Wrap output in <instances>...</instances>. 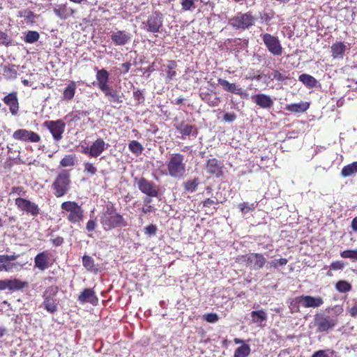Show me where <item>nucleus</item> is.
<instances>
[{
	"instance_id": "obj_22",
	"label": "nucleus",
	"mask_w": 357,
	"mask_h": 357,
	"mask_svg": "<svg viewBox=\"0 0 357 357\" xmlns=\"http://www.w3.org/2000/svg\"><path fill=\"white\" fill-rule=\"evenodd\" d=\"M252 99L257 105L264 109L271 108L273 105L272 98L269 96L264 93L252 96Z\"/></svg>"
},
{
	"instance_id": "obj_5",
	"label": "nucleus",
	"mask_w": 357,
	"mask_h": 357,
	"mask_svg": "<svg viewBox=\"0 0 357 357\" xmlns=\"http://www.w3.org/2000/svg\"><path fill=\"white\" fill-rule=\"evenodd\" d=\"M61 207L67 212L66 218L71 223H79L82 220L84 211L75 202H64Z\"/></svg>"
},
{
	"instance_id": "obj_63",
	"label": "nucleus",
	"mask_w": 357,
	"mask_h": 357,
	"mask_svg": "<svg viewBox=\"0 0 357 357\" xmlns=\"http://www.w3.org/2000/svg\"><path fill=\"white\" fill-rule=\"evenodd\" d=\"M2 257H3V259H8L10 261H15V259H17L19 257L18 255H2Z\"/></svg>"
},
{
	"instance_id": "obj_14",
	"label": "nucleus",
	"mask_w": 357,
	"mask_h": 357,
	"mask_svg": "<svg viewBox=\"0 0 357 357\" xmlns=\"http://www.w3.org/2000/svg\"><path fill=\"white\" fill-rule=\"evenodd\" d=\"M206 170L208 174L220 178L224 175V164L217 158H210L206 160Z\"/></svg>"
},
{
	"instance_id": "obj_57",
	"label": "nucleus",
	"mask_w": 357,
	"mask_h": 357,
	"mask_svg": "<svg viewBox=\"0 0 357 357\" xmlns=\"http://www.w3.org/2000/svg\"><path fill=\"white\" fill-rule=\"evenodd\" d=\"M236 115L234 113L227 112L223 116V119L226 122H232L236 119Z\"/></svg>"
},
{
	"instance_id": "obj_59",
	"label": "nucleus",
	"mask_w": 357,
	"mask_h": 357,
	"mask_svg": "<svg viewBox=\"0 0 357 357\" xmlns=\"http://www.w3.org/2000/svg\"><path fill=\"white\" fill-rule=\"evenodd\" d=\"M131 66L132 65L130 62L123 63L121 64V67L119 70L121 73L126 74L129 71Z\"/></svg>"
},
{
	"instance_id": "obj_21",
	"label": "nucleus",
	"mask_w": 357,
	"mask_h": 357,
	"mask_svg": "<svg viewBox=\"0 0 357 357\" xmlns=\"http://www.w3.org/2000/svg\"><path fill=\"white\" fill-rule=\"evenodd\" d=\"M106 144L102 139H98L90 147L85 149V153L91 156L97 157L105 150Z\"/></svg>"
},
{
	"instance_id": "obj_44",
	"label": "nucleus",
	"mask_w": 357,
	"mask_h": 357,
	"mask_svg": "<svg viewBox=\"0 0 357 357\" xmlns=\"http://www.w3.org/2000/svg\"><path fill=\"white\" fill-rule=\"evenodd\" d=\"M75 155H66L60 162V165L62 167H72L75 164Z\"/></svg>"
},
{
	"instance_id": "obj_11",
	"label": "nucleus",
	"mask_w": 357,
	"mask_h": 357,
	"mask_svg": "<svg viewBox=\"0 0 357 357\" xmlns=\"http://www.w3.org/2000/svg\"><path fill=\"white\" fill-rule=\"evenodd\" d=\"M15 204L20 211H24L33 217H36L40 213V209L39 206L36 204L31 202L30 200L18 197L15 199Z\"/></svg>"
},
{
	"instance_id": "obj_41",
	"label": "nucleus",
	"mask_w": 357,
	"mask_h": 357,
	"mask_svg": "<svg viewBox=\"0 0 357 357\" xmlns=\"http://www.w3.org/2000/svg\"><path fill=\"white\" fill-rule=\"evenodd\" d=\"M101 223L106 231L112 229V213L108 211L104 213L101 218Z\"/></svg>"
},
{
	"instance_id": "obj_62",
	"label": "nucleus",
	"mask_w": 357,
	"mask_h": 357,
	"mask_svg": "<svg viewBox=\"0 0 357 357\" xmlns=\"http://www.w3.org/2000/svg\"><path fill=\"white\" fill-rule=\"evenodd\" d=\"M52 241L55 246H59L63 243V238L61 236H57L52 239Z\"/></svg>"
},
{
	"instance_id": "obj_60",
	"label": "nucleus",
	"mask_w": 357,
	"mask_h": 357,
	"mask_svg": "<svg viewBox=\"0 0 357 357\" xmlns=\"http://www.w3.org/2000/svg\"><path fill=\"white\" fill-rule=\"evenodd\" d=\"M96 223L94 220H90L86 224V229L88 231H92L95 229Z\"/></svg>"
},
{
	"instance_id": "obj_12",
	"label": "nucleus",
	"mask_w": 357,
	"mask_h": 357,
	"mask_svg": "<svg viewBox=\"0 0 357 357\" xmlns=\"http://www.w3.org/2000/svg\"><path fill=\"white\" fill-rule=\"evenodd\" d=\"M65 123L62 120L46 121L44 122V126L46 127L53 136L55 141H59L62 138V134L64 132Z\"/></svg>"
},
{
	"instance_id": "obj_50",
	"label": "nucleus",
	"mask_w": 357,
	"mask_h": 357,
	"mask_svg": "<svg viewBox=\"0 0 357 357\" xmlns=\"http://www.w3.org/2000/svg\"><path fill=\"white\" fill-rule=\"evenodd\" d=\"M218 319L216 313H208L204 315V319L208 323H215L218 321Z\"/></svg>"
},
{
	"instance_id": "obj_10",
	"label": "nucleus",
	"mask_w": 357,
	"mask_h": 357,
	"mask_svg": "<svg viewBox=\"0 0 357 357\" xmlns=\"http://www.w3.org/2000/svg\"><path fill=\"white\" fill-rule=\"evenodd\" d=\"M263 42L268 50L274 56H280L282 53V47L277 36L270 33L261 35Z\"/></svg>"
},
{
	"instance_id": "obj_46",
	"label": "nucleus",
	"mask_w": 357,
	"mask_h": 357,
	"mask_svg": "<svg viewBox=\"0 0 357 357\" xmlns=\"http://www.w3.org/2000/svg\"><path fill=\"white\" fill-rule=\"evenodd\" d=\"M197 0H181V8L183 11L192 10L196 8Z\"/></svg>"
},
{
	"instance_id": "obj_55",
	"label": "nucleus",
	"mask_w": 357,
	"mask_h": 357,
	"mask_svg": "<svg viewBox=\"0 0 357 357\" xmlns=\"http://www.w3.org/2000/svg\"><path fill=\"white\" fill-rule=\"evenodd\" d=\"M344 266V264L342 261H333L330 265V269L333 271L342 270Z\"/></svg>"
},
{
	"instance_id": "obj_52",
	"label": "nucleus",
	"mask_w": 357,
	"mask_h": 357,
	"mask_svg": "<svg viewBox=\"0 0 357 357\" xmlns=\"http://www.w3.org/2000/svg\"><path fill=\"white\" fill-rule=\"evenodd\" d=\"M84 172L90 175L96 174L97 169L93 164L89 162H85L84 164Z\"/></svg>"
},
{
	"instance_id": "obj_13",
	"label": "nucleus",
	"mask_w": 357,
	"mask_h": 357,
	"mask_svg": "<svg viewBox=\"0 0 357 357\" xmlns=\"http://www.w3.org/2000/svg\"><path fill=\"white\" fill-rule=\"evenodd\" d=\"M13 137L15 140L25 142L37 143L40 141V136L38 133L26 129L15 130L13 134Z\"/></svg>"
},
{
	"instance_id": "obj_20",
	"label": "nucleus",
	"mask_w": 357,
	"mask_h": 357,
	"mask_svg": "<svg viewBox=\"0 0 357 357\" xmlns=\"http://www.w3.org/2000/svg\"><path fill=\"white\" fill-rule=\"evenodd\" d=\"M176 129L180 132L183 139H185L186 137L190 135L197 137L198 134L197 128L195 126L186 124L184 121H181L177 125Z\"/></svg>"
},
{
	"instance_id": "obj_3",
	"label": "nucleus",
	"mask_w": 357,
	"mask_h": 357,
	"mask_svg": "<svg viewBox=\"0 0 357 357\" xmlns=\"http://www.w3.org/2000/svg\"><path fill=\"white\" fill-rule=\"evenodd\" d=\"M256 18L251 11L246 13H238L229 20V24L237 30H245L255 24Z\"/></svg>"
},
{
	"instance_id": "obj_64",
	"label": "nucleus",
	"mask_w": 357,
	"mask_h": 357,
	"mask_svg": "<svg viewBox=\"0 0 357 357\" xmlns=\"http://www.w3.org/2000/svg\"><path fill=\"white\" fill-rule=\"evenodd\" d=\"M348 312L351 317H357V305L349 308Z\"/></svg>"
},
{
	"instance_id": "obj_37",
	"label": "nucleus",
	"mask_w": 357,
	"mask_h": 357,
	"mask_svg": "<svg viewBox=\"0 0 357 357\" xmlns=\"http://www.w3.org/2000/svg\"><path fill=\"white\" fill-rule=\"evenodd\" d=\"M258 258L260 260H261L260 259V255H257L255 253H250L249 255H238L236 258H235V261L239 264H245L246 266H248V261L249 260H252V258Z\"/></svg>"
},
{
	"instance_id": "obj_40",
	"label": "nucleus",
	"mask_w": 357,
	"mask_h": 357,
	"mask_svg": "<svg viewBox=\"0 0 357 357\" xmlns=\"http://www.w3.org/2000/svg\"><path fill=\"white\" fill-rule=\"evenodd\" d=\"M351 284L346 280H339L335 284V289L340 293H347L351 290Z\"/></svg>"
},
{
	"instance_id": "obj_53",
	"label": "nucleus",
	"mask_w": 357,
	"mask_h": 357,
	"mask_svg": "<svg viewBox=\"0 0 357 357\" xmlns=\"http://www.w3.org/2000/svg\"><path fill=\"white\" fill-rule=\"evenodd\" d=\"M121 225H126L123 217L119 214L113 215V227Z\"/></svg>"
},
{
	"instance_id": "obj_38",
	"label": "nucleus",
	"mask_w": 357,
	"mask_h": 357,
	"mask_svg": "<svg viewBox=\"0 0 357 357\" xmlns=\"http://www.w3.org/2000/svg\"><path fill=\"white\" fill-rule=\"evenodd\" d=\"M177 67V63L175 61L171 60L168 61V64L167 66V79L168 81H171L176 76V68Z\"/></svg>"
},
{
	"instance_id": "obj_47",
	"label": "nucleus",
	"mask_w": 357,
	"mask_h": 357,
	"mask_svg": "<svg viewBox=\"0 0 357 357\" xmlns=\"http://www.w3.org/2000/svg\"><path fill=\"white\" fill-rule=\"evenodd\" d=\"M340 256L342 258H349L353 261H357V249L347 250L340 252Z\"/></svg>"
},
{
	"instance_id": "obj_4",
	"label": "nucleus",
	"mask_w": 357,
	"mask_h": 357,
	"mask_svg": "<svg viewBox=\"0 0 357 357\" xmlns=\"http://www.w3.org/2000/svg\"><path fill=\"white\" fill-rule=\"evenodd\" d=\"M163 26V15L159 11L152 13L142 22L141 29L149 33H159Z\"/></svg>"
},
{
	"instance_id": "obj_1",
	"label": "nucleus",
	"mask_w": 357,
	"mask_h": 357,
	"mask_svg": "<svg viewBox=\"0 0 357 357\" xmlns=\"http://www.w3.org/2000/svg\"><path fill=\"white\" fill-rule=\"evenodd\" d=\"M168 174L171 177L181 178L186 172V167L184 162V156L181 153L171 155L167 164Z\"/></svg>"
},
{
	"instance_id": "obj_36",
	"label": "nucleus",
	"mask_w": 357,
	"mask_h": 357,
	"mask_svg": "<svg viewBox=\"0 0 357 357\" xmlns=\"http://www.w3.org/2000/svg\"><path fill=\"white\" fill-rule=\"evenodd\" d=\"M76 89V84L74 82H71L64 89L63 93V98L66 100H70L73 99L75 96Z\"/></svg>"
},
{
	"instance_id": "obj_43",
	"label": "nucleus",
	"mask_w": 357,
	"mask_h": 357,
	"mask_svg": "<svg viewBox=\"0 0 357 357\" xmlns=\"http://www.w3.org/2000/svg\"><path fill=\"white\" fill-rule=\"evenodd\" d=\"M109 164L110 162L107 160V158L105 156L102 157L98 163V165L99 166V168L100 169L102 174H108L109 172Z\"/></svg>"
},
{
	"instance_id": "obj_33",
	"label": "nucleus",
	"mask_w": 357,
	"mask_h": 357,
	"mask_svg": "<svg viewBox=\"0 0 357 357\" xmlns=\"http://www.w3.org/2000/svg\"><path fill=\"white\" fill-rule=\"evenodd\" d=\"M250 345L243 344L235 349L233 357H248L250 354Z\"/></svg>"
},
{
	"instance_id": "obj_32",
	"label": "nucleus",
	"mask_w": 357,
	"mask_h": 357,
	"mask_svg": "<svg viewBox=\"0 0 357 357\" xmlns=\"http://www.w3.org/2000/svg\"><path fill=\"white\" fill-rule=\"evenodd\" d=\"M357 173V161L344 166L341 170L342 176L346 178Z\"/></svg>"
},
{
	"instance_id": "obj_17",
	"label": "nucleus",
	"mask_w": 357,
	"mask_h": 357,
	"mask_svg": "<svg viewBox=\"0 0 357 357\" xmlns=\"http://www.w3.org/2000/svg\"><path fill=\"white\" fill-rule=\"evenodd\" d=\"M35 267L40 271L48 268L50 264V254L48 251L38 253L34 258Z\"/></svg>"
},
{
	"instance_id": "obj_16",
	"label": "nucleus",
	"mask_w": 357,
	"mask_h": 357,
	"mask_svg": "<svg viewBox=\"0 0 357 357\" xmlns=\"http://www.w3.org/2000/svg\"><path fill=\"white\" fill-rule=\"evenodd\" d=\"M3 101L9 107V109L12 115H17L19 111V102L17 92L8 93L3 98Z\"/></svg>"
},
{
	"instance_id": "obj_58",
	"label": "nucleus",
	"mask_w": 357,
	"mask_h": 357,
	"mask_svg": "<svg viewBox=\"0 0 357 357\" xmlns=\"http://www.w3.org/2000/svg\"><path fill=\"white\" fill-rule=\"evenodd\" d=\"M10 43L8 35L6 33L0 32V43L3 45H8Z\"/></svg>"
},
{
	"instance_id": "obj_24",
	"label": "nucleus",
	"mask_w": 357,
	"mask_h": 357,
	"mask_svg": "<svg viewBox=\"0 0 357 357\" xmlns=\"http://www.w3.org/2000/svg\"><path fill=\"white\" fill-rule=\"evenodd\" d=\"M53 11L61 20H66L74 13L73 9L68 7L66 3L56 6Z\"/></svg>"
},
{
	"instance_id": "obj_35",
	"label": "nucleus",
	"mask_w": 357,
	"mask_h": 357,
	"mask_svg": "<svg viewBox=\"0 0 357 357\" xmlns=\"http://www.w3.org/2000/svg\"><path fill=\"white\" fill-rule=\"evenodd\" d=\"M250 315L253 323H261L267 319V314L264 310L252 311Z\"/></svg>"
},
{
	"instance_id": "obj_45",
	"label": "nucleus",
	"mask_w": 357,
	"mask_h": 357,
	"mask_svg": "<svg viewBox=\"0 0 357 357\" xmlns=\"http://www.w3.org/2000/svg\"><path fill=\"white\" fill-rule=\"evenodd\" d=\"M40 35L37 31H29L24 38V41L26 43H34L39 39Z\"/></svg>"
},
{
	"instance_id": "obj_30",
	"label": "nucleus",
	"mask_w": 357,
	"mask_h": 357,
	"mask_svg": "<svg viewBox=\"0 0 357 357\" xmlns=\"http://www.w3.org/2000/svg\"><path fill=\"white\" fill-rule=\"evenodd\" d=\"M298 80L309 88H313L318 84L317 80L310 75L302 74L299 76Z\"/></svg>"
},
{
	"instance_id": "obj_19",
	"label": "nucleus",
	"mask_w": 357,
	"mask_h": 357,
	"mask_svg": "<svg viewBox=\"0 0 357 357\" xmlns=\"http://www.w3.org/2000/svg\"><path fill=\"white\" fill-rule=\"evenodd\" d=\"M96 78L98 82V86L102 91L107 96L110 95V89L107 84L109 79V73L105 69L98 70L96 74Z\"/></svg>"
},
{
	"instance_id": "obj_48",
	"label": "nucleus",
	"mask_w": 357,
	"mask_h": 357,
	"mask_svg": "<svg viewBox=\"0 0 357 357\" xmlns=\"http://www.w3.org/2000/svg\"><path fill=\"white\" fill-rule=\"evenodd\" d=\"M273 79H275L278 82H283L287 79H289L290 77L288 75L285 73H282L278 70H273L272 73Z\"/></svg>"
},
{
	"instance_id": "obj_34",
	"label": "nucleus",
	"mask_w": 357,
	"mask_h": 357,
	"mask_svg": "<svg viewBox=\"0 0 357 357\" xmlns=\"http://www.w3.org/2000/svg\"><path fill=\"white\" fill-rule=\"evenodd\" d=\"M202 100L211 107H215L220 102V98L215 93H206L202 97Z\"/></svg>"
},
{
	"instance_id": "obj_25",
	"label": "nucleus",
	"mask_w": 357,
	"mask_h": 357,
	"mask_svg": "<svg viewBox=\"0 0 357 357\" xmlns=\"http://www.w3.org/2000/svg\"><path fill=\"white\" fill-rule=\"evenodd\" d=\"M347 47L343 42H335L331 47V53L333 59H342L344 56Z\"/></svg>"
},
{
	"instance_id": "obj_56",
	"label": "nucleus",
	"mask_w": 357,
	"mask_h": 357,
	"mask_svg": "<svg viewBox=\"0 0 357 357\" xmlns=\"http://www.w3.org/2000/svg\"><path fill=\"white\" fill-rule=\"evenodd\" d=\"M157 227L154 225H150L145 227V234L149 236H153L156 234Z\"/></svg>"
},
{
	"instance_id": "obj_49",
	"label": "nucleus",
	"mask_w": 357,
	"mask_h": 357,
	"mask_svg": "<svg viewBox=\"0 0 357 357\" xmlns=\"http://www.w3.org/2000/svg\"><path fill=\"white\" fill-rule=\"evenodd\" d=\"M238 208L242 213H246L250 211H254L255 208V204H249L248 202H243L238 204Z\"/></svg>"
},
{
	"instance_id": "obj_39",
	"label": "nucleus",
	"mask_w": 357,
	"mask_h": 357,
	"mask_svg": "<svg viewBox=\"0 0 357 357\" xmlns=\"http://www.w3.org/2000/svg\"><path fill=\"white\" fill-rule=\"evenodd\" d=\"M129 150L135 155H139L144 151L143 146L136 140H132L128 144Z\"/></svg>"
},
{
	"instance_id": "obj_2",
	"label": "nucleus",
	"mask_w": 357,
	"mask_h": 357,
	"mask_svg": "<svg viewBox=\"0 0 357 357\" xmlns=\"http://www.w3.org/2000/svg\"><path fill=\"white\" fill-rule=\"evenodd\" d=\"M70 176L68 170L61 171L55 178L52 187L54 190V194L56 197L64 196L70 188Z\"/></svg>"
},
{
	"instance_id": "obj_18",
	"label": "nucleus",
	"mask_w": 357,
	"mask_h": 357,
	"mask_svg": "<svg viewBox=\"0 0 357 357\" xmlns=\"http://www.w3.org/2000/svg\"><path fill=\"white\" fill-rule=\"evenodd\" d=\"M218 82L225 91L239 95L241 97L245 94V91L235 83H229L227 80L222 78H218Z\"/></svg>"
},
{
	"instance_id": "obj_6",
	"label": "nucleus",
	"mask_w": 357,
	"mask_h": 357,
	"mask_svg": "<svg viewBox=\"0 0 357 357\" xmlns=\"http://www.w3.org/2000/svg\"><path fill=\"white\" fill-rule=\"evenodd\" d=\"M338 323L337 315H328L324 313L317 314L314 324L319 332H327L333 329Z\"/></svg>"
},
{
	"instance_id": "obj_23",
	"label": "nucleus",
	"mask_w": 357,
	"mask_h": 357,
	"mask_svg": "<svg viewBox=\"0 0 357 357\" xmlns=\"http://www.w3.org/2000/svg\"><path fill=\"white\" fill-rule=\"evenodd\" d=\"M78 301L82 304L90 303L92 305H96L98 303V298L94 291L89 288L84 289L79 296Z\"/></svg>"
},
{
	"instance_id": "obj_9",
	"label": "nucleus",
	"mask_w": 357,
	"mask_h": 357,
	"mask_svg": "<svg viewBox=\"0 0 357 357\" xmlns=\"http://www.w3.org/2000/svg\"><path fill=\"white\" fill-rule=\"evenodd\" d=\"M135 183L138 189L143 193L150 197H156L159 195L158 185L151 181H149L144 177L139 178H135Z\"/></svg>"
},
{
	"instance_id": "obj_61",
	"label": "nucleus",
	"mask_w": 357,
	"mask_h": 357,
	"mask_svg": "<svg viewBox=\"0 0 357 357\" xmlns=\"http://www.w3.org/2000/svg\"><path fill=\"white\" fill-rule=\"evenodd\" d=\"M311 357H329L324 350L315 351Z\"/></svg>"
},
{
	"instance_id": "obj_51",
	"label": "nucleus",
	"mask_w": 357,
	"mask_h": 357,
	"mask_svg": "<svg viewBox=\"0 0 357 357\" xmlns=\"http://www.w3.org/2000/svg\"><path fill=\"white\" fill-rule=\"evenodd\" d=\"M287 262H288V261L287 259L280 258L279 259H275L274 261H272L270 263V265L271 267L276 268L278 266H285L287 264Z\"/></svg>"
},
{
	"instance_id": "obj_54",
	"label": "nucleus",
	"mask_w": 357,
	"mask_h": 357,
	"mask_svg": "<svg viewBox=\"0 0 357 357\" xmlns=\"http://www.w3.org/2000/svg\"><path fill=\"white\" fill-rule=\"evenodd\" d=\"M20 17H24L27 21H32L35 15L32 11L24 10L20 12Z\"/></svg>"
},
{
	"instance_id": "obj_8",
	"label": "nucleus",
	"mask_w": 357,
	"mask_h": 357,
	"mask_svg": "<svg viewBox=\"0 0 357 357\" xmlns=\"http://www.w3.org/2000/svg\"><path fill=\"white\" fill-rule=\"evenodd\" d=\"M58 290L56 286H50L43 292L44 301L43 305L45 309L50 313H54L57 310V303L54 297L58 293Z\"/></svg>"
},
{
	"instance_id": "obj_27",
	"label": "nucleus",
	"mask_w": 357,
	"mask_h": 357,
	"mask_svg": "<svg viewBox=\"0 0 357 357\" xmlns=\"http://www.w3.org/2000/svg\"><path fill=\"white\" fill-rule=\"evenodd\" d=\"M310 107V104L307 102H301L299 103H292L287 105L285 109L294 113H302L307 111Z\"/></svg>"
},
{
	"instance_id": "obj_7",
	"label": "nucleus",
	"mask_w": 357,
	"mask_h": 357,
	"mask_svg": "<svg viewBox=\"0 0 357 357\" xmlns=\"http://www.w3.org/2000/svg\"><path fill=\"white\" fill-rule=\"evenodd\" d=\"M324 303L323 299L318 296L314 297L311 296H300L291 299L290 307L294 308L298 307L299 304L305 307H319Z\"/></svg>"
},
{
	"instance_id": "obj_29",
	"label": "nucleus",
	"mask_w": 357,
	"mask_h": 357,
	"mask_svg": "<svg viewBox=\"0 0 357 357\" xmlns=\"http://www.w3.org/2000/svg\"><path fill=\"white\" fill-rule=\"evenodd\" d=\"M199 185V179L195 177L193 179L187 180L183 183L184 190L188 192H194L197 190Z\"/></svg>"
},
{
	"instance_id": "obj_15",
	"label": "nucleus",
	"mask_w": 357,
	"mask_h": 357,
	"mask_svg": "<svg viewBox=\"0 0 357 357\" xmlns=\"http://www.w3.org/2000/svg\"><path fill=\"white\" fill-rule=\"evenodd\" d=\"M28 285L26 282L18 279H6L0 280V291L9 290L12 291H19Z\"/></svg>"
},
{
	"instance_id": "obj_28",
	"label": "nucleus",
	"mask_w": 357,
	"mask_h": 357,
	"mask_svg": "<svg viewBox=\"0 0 357 357\" xmlns=\"http://www.w3.org/2000/svg\"><path fill=\"white\" fill-rule=\"evenodd\" d=\"M4 262L1 264V271H6L8 273H13L16 271H19L21 267L24 266V264L20 262H13L8 259H3Z\"/></svg>"
},
{
	"instance_id": "obj_26",
	"label": "nucleus",
	"mask_w": 357,
	"mask_h": 357,
	"mask_svg": "<svg viewBox=\"0 0 357 357\" xmlns=\"http://www.w3.org/2000/svg\"><path fill=\"white\" fill-rule=\"evenodd\" d=\"M131 39V34L124 31H119L113 34V42L118 45H123Z\"/></svg>"
},
{
	"instance_id": "obj_42",
	"label": "nucleus",
	"mask_w": 357,
	"mask_h": 357,
	"mask_svg": "<svg viewBox=\"0 0 357 357\" xmlns=\"http://www.w3.org/2000/svg\"><path fill=\"white\" fill-rule=\"evenodd\" d=\"M83 266L89 271H94L96 270L95 268L93 259L88 255H84L82 257Z\"/></svg>"
},
{
	"instance_id": "obj_31",
	"label": "nucleus",
	"mask_w": 357,
	"mask_h": 357,
	"mask_svg": "<svg viewBox=\"0 0 357 357\" xmlns=\"http://www.w3.org/2000/svg\"><path fill=\"white\" fill-rule=\"evenodd\" d=\"M257 255H260V260L258 258H252V260L248 261V266L252 267L254 269H260L264 267L266 262V258L264 257V255L261 253H255Z\"/></svg>"
}]
</instances>
